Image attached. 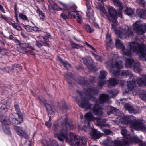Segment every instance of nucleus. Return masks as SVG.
I'll return each instance as SVG.
<instances>
[{"label":"nucleus","instance_id":"20","mask_svg":"<svg viewBox=\"0 0 146 146\" xmlns=\"http://www.w3.org/2000/svg\"><path fill=\"white\" fill-rule=\"evenodd\" d=\"M48 2L51 7L54 9L58 11L63 10V9L57 5L53 0H49Z\"/></svg>","mask_w":146,"mask_h":146},{"label":"nucleus","instance_id":"14","mask_svg":"<svg viewBox=\"0 0 146 146\" xmlns=\"http://www.w3.org/2000/svg\"><path fill=\"white\" fill-rule=\"evenodd\" d=\"M93 111L96 115L100 116H102L103 114V109L99 104H96L93 108Z\"/></svg>","mask_w":146,"mask_h":146},{"label":"nucleus","instance_id":"40","mask_svg":"<svg viewBox=\"0 0 146 146\" xmlns=\"http://www.w3.org/2000/svg\"><path fill=\"white\" fill-rule=\"evenodd\" d=\"M140 98L143 100L146 99V91H142L139 95Z\"/></svg>","mask_w":146,"mask_h":146},{"label":"nucleus","instance_id":"59","mask_svg":"<svg viewBox=\"0 0 146 146\" xmlns=\"http://www.w3.org/2000/svg\"><path fill=\"white\" fill-rule=\"evenodd\" d=\"M93 55L94 56V57L98 61L100 60L101 61V58L99 56L94 54H93Z\"/></svg>","mask_w":146,"mask_h":146},{"label":"nucleus","instance_id":"63","mask_svg":"<svg viewBox=\"0 0 146 146\" xmlns=\"http://www.w3.org/2000/svg\"><path fill=\"white\" fill-rule=\"evenodd\" d=\"M85 44L87 45L88 47H90V48H92V49H93V50H95V48L93 47L91 45L89 44L88 42H86Z\"/></svg>","mask_w":146,"mask_h":146},{"label":"nucleus","instance_id":"42","mask_svg":"<svg viewBox=\"0 0 146 146\" xmlns=\"http://www.w3.org/2000/svg\"><path fill=\"white\" fill-rule=\"evenodd\" d=\"M75 12L74 11H71L68 14V16L70 17V16L72 18H75L76 16V14H78Z\"/></svg>","mask_w":146,"mask_h":146},{"label":"nucleus","instance_id":"51","mask_svg":"<svg viewBox=\"0 0 146 146\" xmlns=\"http://www.w3.org/2000/svg\"><path fill=\"white\" fill-rule=\"evenodd\" d=\"M45 106L47 110L48 111H49L50 112V111H52V109L51 108V106L49 104H45Z\"/></svg>","mask_w":146,"mask_h":146},{"label":"nucleus","instance_id":"36","mask_svg":"<svg viewBox=\"0 0 146 146\" xmlns=\"http://www.w3.org/2000/svg\"><path fill=\"white\" fill-rule=\"evenodd\" d=\"M37 13L39 14L40 18L42 20H43L45 18V16L42 12L40 11V9L38 8L37 9Z\"/></svg>","mask_w":146,"mask_h":146},{"label":"nucleus","instance_id":"4","mask_svg":"<svg viewBox=\"0 0 146 146\" xmlns=\"http://www.w3.org/2000/svg\"><path fill=\"white\" fill-rule=\"evenodd\" d=\"M59 128L58 126L54 125V137H55L57 138L59 141H63L64 139H66L67 141L74 143L78 138L72 133H70L69 136L68 137L67 130H62L61 131V132H58V129Z\"/></svg>","mask_w":146,"mask_h":146},{"label":"nucleus","instance_id":"7","mask_svg":"<svg viewBox=\"0 0 146 146\" xmlns=\"http://www.w3.org/2000/svg\"><path fill=\"white\" fill-rule=\"evenodd\" d=\"M140 140L138 137L136 136H131L128 138V140L125 141V143L123 144L118 140H115L113 141V144L111 146H127L129 143H137L140 142Z\"/></svg>","mask_w":146,"mask_h":146},{"label":"nucleus","instance_id":"49","mask_svg":"<svg viewBox=\"0 0 146 146\" xmlns=\"http://www.w3.org/2000/svg\"><path fill=\"white\" fill-rule=\"evenodd\" d=\"M117 94V92L115 90H111L110 92V96L113 97Z\"/></svg>","mask_w":146,"mask_h":146},{"label":"nucleus","instance_id":"2","mask_svg":"<svg viewBox=\"0 0 146 146\" xmlns=\"http://www.w3.org/2000/svg\"><path fill=\"white\" fill-rule=\"evenodd\" d=\"M108 13L107 15L109 19L112 23V29L115 31L116 35L121 38H126L133 35V32L129 29V27L125 25H123L119 30H117L115 26V24L117 23V11L113 7L108 6Z\"/></svg>","mask_w":146,"mask_h":146},{"label":"nucleus","instance_id":"27","mask_svg":"<svg viewBox=\"0 0 146 146\" xmlns=\"http://www.w3.org/2000/svg\"><path fill=\"white\" fill-rule=\"evenodd\" d=\"M0 121L4 125H8L10 123L8 118H5L4 117H3L1 115H0Z\"/></svg>","mask_w":146,"mask_h":146},{"label":"nucleus","instance_id":"52","mask_svg":"<svg viewBox=\"0 0 146 146\" xmlns=\"http://www.w3.org/2000/svg\"><path fill=\"white\" fill-rule=\"evenodd\" d=\"M103 131L106 134L109 135L111 133V131L110 129H103Z\"/></svg>","mask_w":146,"mask_h":146},{"label":"nucleus","instance_id":"55","mask_svg":"<svg viewBox=\"0 0 146 146\" xmlns=\"http://www.w3.org/2000/svg\"><path fill=\"white\" fill-rule=\"evenodd\" d=\"M60 3L63 7L64 9V10H66L68 9V7L66 4L62 3L61 2H60Z\"/></svg>","mask_w":146,"mask_h":146},{"label":"nucleus","instance_id":"22","mask_svg":"<svg viewBox=\"0 0 146 146\" xmlns=\"http://www.w3.org/2000/svg\"><path fill=\"white\" fill-rule=\"evenodd\" d=\"M137 14L139 17L140 18L144 19L146 17L145 11L143 9H137Z\"/></svg>","mask_w":146,"mask_h":146},{"label":"nucleus","instance_id":"46","mask_svg":"<svg viewBox=\"0 0 146 146\" xmlns=\"http://www.w3.org/2000/svg\"><path fill=\"white\" fill-rule=\"evenodd\" d=\"M110 139H107L103 141V143L106 146H108L110 145Z\"/></svg>","mask_w":146,"mask_h":146},{"label":"nucleus","instance_id":"18","mask_svg":"<svg viewBox=\"0 0 146 146\" xmlns=\"http://www.w3.org/2000/svg\"><path fill=\"white\" fill-rule=\"evenodd\" d=\"M106 0H98L97 4L101 11L102 13L105 14L107 11L105 9L103 3V2L105 1Z\"/></svg>","mask_w":146,"mask_h":146},{"label":"nucleus","instance_id":"1","mask_svg":"<svg viewBox=\"0 0 146 146\" xmlns=\"http://www.w3.org/2000/svg\"><path fill=\"white\" fill-rule=\"evenodd\" d=\"M129 44L130 50L126 49L119 39H116L115 40V46L117 48L121 49L124 58H125L126 56L130 57L133 53H136L139 54L142 59L146 61V46L145 45L134 42Z\"/></svg>","mask_w":146,"mask_h":146},{"label":"nucleus","instance_id":"60","mask_svg":"<svg viewBox=\"0 0 146 146\" xmlns=\"http://www.w3.org/2000/svg\"><path fill=\"white\" fill-rule=\"evenodd\" d=\"M40 30V29L38 27H33V31H39Z\"/></svg>","mask_w":146,"mask_h":146},{"label":"nucleus","instance_id":"58","mask_svg":"<svg viewBox=\"0 0 146 146\" xmlns=\"http://www.w3.org/2000/svg\"><path fill=\"white\" fill-rule=\"evenodd\" d=\"M0 17L3 19L5 20L6 21H7L9 20V18L8 17L5 15H3L2 14H1Z\"/></svg>","mask_w":146,"mask_h":146},{"label":"nucleus","instance_id":"43","mask_svg":"<svg viewBox=\"0 0 146 146\" xmlns=\"http://www.w3.org/2000/svg\"><path fill=\"white\" fill-rule=\"evenodd\" d=\"M75 18L76 19L77 21L79 23H81L82 21L81 16L78 13L76 14V16Z\"/></svg>","mask_w":146,"mask_h":146},{"label":"nucleus","instance_id":"33","mask_svg":"<svg viewBox=\"0 0 146 146\" xmlns=\"http://www.w3.org/2000/svg\"><path fill=\"white\" fill-rule=\"evenodd\" d=\"M84 28L85 30L87 32L89 33H92L94 31V29L91 27L89 25H84Z\"/></svg>","mask_w":146,"mask_h":146},{"label":"nucleus","instance_id":"54","mask_svg":"<svg viewBox=\"0 0 146 146\" xmlns=\"http://www.w3.org/2000/svg\"><path fill=\"white\" fill-rule=\"evenodd\" d=\"M60 16L64 19H66L67 17V15L64 13H62L60 14Z\"/></svg>","mask_w":146,"mask_h":146},{"label":"nucleus","instance_id":"48","mask_svg":"<svg viewBox=\"0 0 146 146\" xmlns=\"http://www.w3.org/2000/svg\"><path fill=\"white\" fill-rule=\"evenodd\" d=\"M19 17L20 18L23 20H27L28 19L26 15L21 13L19 14Z\"/></svg>","mask_w":146,"mask_h":146},{"label":"nucleus","instance_id":"9","mask_svg":"<svg viewBox=\"0 0 146 146\" xmlns=\"http://www.w3.org/2000/svg\"><path fill=\"white\" fill-rule=\"evenodd\" d=\"M79 94L81 98V101H77L79 106L82 108H84L86 109H89L91 108V104L85 98V97L82 98L83 95H85L82 92H79Z\"/></svg>","mask_w":146,"mask_h":146},{"label":"nucleus","instance_id":"17","mask_svg":"<svg viewBox=\"0 0 146 146\" xmlns=\"http://www.w3.org/2000/svg\"><path fill=\"white\" fill-rule=\"evenodd\" d=\"M124 106V108L126 110H128L129 112L130 113H133L135 114L139 112L137 110H135L131 105L128 104H125Z\"/></svg>","mask_w":146,"mask_h":146},{"label":"nucleus","instance_id":"64","mask_svg":"<svg viewBox=\"0 0 146 146\" xmlns=\"http://www.w3.org/2000/svg\"><path fill=\"white\" fill-rule=\"evenodd\" d=\"M88 126L90 128H92L93 127L92 125L91 124L90 122H88Z\"/></svg>","mask_w":146,"mask_h":146},{"label":"nucleus","instance_id":"10","mask_svg":"<svg viewBox=\"0 0 146 146\" xmlns=\"http://www.w3.org/2000/svg\"><path fill=\"white\" fill-rule=\"evenodd\" d=\"M33 48L31 47L28 43H26L24 41H21V43L19 48H17V50L22 53L28 52L30 50H33Z\"/></svg>","mask_w":146,"mask_h":146},{"label":"nucleus","instance_id":"13","mask_svg":"<svg viewBox=\"0 0 146 146\" xmlns=\"http://www.w3.org/2000/svg\"><path fill=\"white\" fill-rule=\"evenodd\" d=\"M62 129H60V127L58 129V132H61V131L66 130L67 131H68V129L69 128L70 129H72L74 128V126L72 124L71 120L70 119H67L66 121L65 124L62 125Z\"/></svg>","mask_w":146,"mask_h":146},{"label":"nucleus","instance_id":"16","mask_svg":"<svg viewBox=\"0 0 146 146\" xmlns=\"http://www.w3.org/2000/svg\"><path fill=\"white\" fill-rule=\"evenodd\" d=\"M87 139L84 137H82L81 138H78L75 141V146H82L85 145L87 142Z\"/></svg>","mask_w":146,"mask_h":146},{"label":"nucleus","instance_id":"28","mask_svg":"<svg viewBox=\"0 0 146 146\" xmlns=\"http://www.w3.org/2000/svg\"><path fill=\"white\" fill-rule=\"evenodd\" d=\"M96 120L98 123H99V124L102 126H109V125L107 124H103V123H104L106 122V119H102V118L98 117L97 118Z\"/></svg>","mask_w":146,"mask_h":146},{"label":"nucleus","instance_id":"56","mask_svg":"<svg viewBox=\"0 0 146 146\" xmlns=\"http://www.w3.org/2000/svg\"><path fill=\"white\" fill-rule=\"evenodd\" d=\"M119 11L117 12V16L118 15L119 17H120L121 18H122V14L121 13V11L122 10L120 11L119 9Z\"/></svg>","mask_w":146,"mask_h":146},{"label":"nucleus","instance_id":"30","mask_svg":"<svg viewBox=\"0 0 146 146\" xmlns=\"http://www.w3.org/2000/svg\"><path fill=\"white\" fill-rule=\"evenodd\" d=\"M114 5L116 6L119 7V10H122L123 9V6L122 3L119 0H113Z\"/></svg>","mask_w":146,"mask_h":146},{"label":"nucleus","instance_id":"38","mask_svg":"<svg viewBox=\"0 0 146 146\" xmlns=\"http://www.w3.org/2000/svg\"><path fill=\"white\" fill-rule=\"evenodd\" d=\"M11 25L14 28L18 31H21L22 29L21 27L17 24L12 23H11Z\"/></svg>","mask_w":146,"mask_h":146},{"label":"nucleus","instance_id":"57","mask_svg":"<svg viewBox=\"0 0 146 146\" xmlns=\"http://www.w3.org/2000/svg\"><path fill=\"white\" fill-rule=\"evenodd\" d=\"M3 110L5 111H7V107L6 106L5 104L3 105L1 107L0 110Z\"/></svg>","mask_w":146,"mask_h":146},{"label":"nucleus","instance_id":"37","mask_svg":"<svg viewBox=\"0 0 146 146\" xmlns=\"http://www.w3.org/2000/svg\"><path fill=\"white\" fill-rule=\"evenodd\" d=\"M44 42L42 40H36L35 43L36 45L38 47L40 48L42 47L44 44Z\"/></svg>","mask_w":146,"mask_h":146},{"label":"nucleus","instance_id":"21","mask_svg":"<svg viewBox=\"0 0 146 146\" xmlns=\"http://www.w3.org/2000/svg\"><path fill=\"white\" fill-rule=\"evenodd\" d=\"M121 134L124 137V140L122 141H120L121 143H120L123 144L124 143H125V141L126 140H128L129 137V135L128 134L127 131L126 129H123L121 131Z\"/></svg>","mask_w":146,"mask_h":146},{"label":"nucleus","instance_id":"44","mask_svg":"<svg viewBox=\"0 0 146 146\" xmlns=\"http://www.w3.org/2000/svg\"><path fill=\"white\" fill-rule=\"evenodd\" d=\"M71 44L72 47L73 48H76L78 49L81 47V46L80 45L76 44L74 42L72 43Z\"/></svg>","mask_w":146,"mask_h":146},{"label":"nucleus","instance_id":"35","mask_svg":"<svg viewBox=\"0 0 146 146\" xmlns=\"http://www.w3.org/2000/svg\"><path fill=\"white\" fill-rule=\"evenodd\" d=\"M117 83V80L113 78H112L109 80L108 84L109 86H113L116 85Z\"/></svg>","mask_w":146,"mask_h":146},{"label":"nucleus","instance_id":"24","mask_svg":"<svg viewBox=\"0 0 146 146\" xmlns=\"http://www.w3.org/2000/svg\"><path fill=\"white\" fill-rule=\"evenodd\" d=\"M109 96L106 94H101L99 98L100 103H102L107 102L109 99Z\"/></svg>","mask_w":146,"mask_h":146},{"label":"nucleus","instance_id":"62","mask_svg":"<svg viewBox=\"0 0 146 146\" xmlns=\"http://www.w3.org/2000/svg\"><path fill=\"white\" fill-rule=\"evenodd\" d=\"M136 1L139 4H143L145 2L144 0H136Z\"/></svg>","mask_w":146,"mask_h":146},{"label":"nucleus","instance_id":"19","mask_svg":"<svg viewBox=\"0 0 146 146\" xmlns=\"http://www.w3.org/2000/svg\"><path fill=\"white\" fill-rule=\"evenodd\" d=\"M103 134L102 133L98 131L96 129L93 130L92 133L91 134L92 138L94 139H98Z\"/></svg>","mask_w":146,"mask_h":146},{"label":"nucleus","instance_id":"29","mask_svg":"<svg viewBox=\"0 0 146 146\" xmlns=\"http://www.w3.org/2000/svg\"><path fill=\"white\" fill-rule=\"evenodd\" d=\"M50 35L49 34H47L43 37L44 39V45L45 46L49 47L50 46L49 44L48 43L49 41V38H50Z\"/></svg>","mask_w":146,"mask_h":146},{"label":"nucleus","instance_id":"12","mask_svg":"<svg viewBox=\"0 0 146 146\" xmlns=\"http://www.w3.org/2000/svg\"><path fill=\"white\" fill-rule=\"evenodd\" d=\"M87 9V15L89 18L92 19L94 18V11L92 6V3L90 0H86Z\"/></svg>","mask_w":146,"mask_h":146},{"label":"nucleus","instance_id":"41","mask_svg":"<svg viewBox=\"0 0 146 146\" xmlns=\"http://www.w3.org/2000/svg\"><path fill=\"white\" fill-rule=\"evenodd\" d=\"M14 68V66H7L4 69L7 72H11Z\"/></svg>","mask_w":146,"mask_h":146},{"label":"nucleus","instance_id":"31","mask_svg":"<svg viewBox=\"0 0 146 146\" xmlns=\"http://www.w3.org/2000/svg\"><path fill=\"white\" fill-rule=\"evenodd\" d=\"M19 117L18 118H15L13 119V123L19 124L23 121V117L21 115H20L19 114L18 115Z\"/></svg>","mask_w":146,"mask_h":146},{"label":"nucleus","instance_id":"23","mask_svg":"<svg viewBox=\"0 0 146 146\" xmlns=\"http://www.w3.org/2000/svg\"><path fill=\"white\" fill-rule=\"evenodd\" d=\"M85 119L89 121H94L96 119L92 115L91 112H89L86 113L84 115Z\"/></svg>","mask_w":146,"mask_h":146},{"label":"nucleus","instance_id":"6","mask_svg":"<svg viewBox=\"0 0 146 146\" xmlns=\"http://www.w3.org/2000/svg\"><path fill=\"white\" fill-rule=\"evenodd\" d=\"M125 64L126 67L133 69L136 72L139 73L141 71V68L139 62L133 58H127L125 61Z\"/></svg>","mask_w":146,"mask_h":146},{"label":"nucleus","instance_id":"45","mask_svg":"<svg viewBox=\"0 0 146 146\" xmlns=\"http://www.w3.org/2000/svg\"><path fill=\"white\" fill-rule=\"evenodd\" d=\"M24 27L28 31H32L33 27L28 25H24Z\"/></svg>","mask_w":146,"mask_h":146},{"label":"nucleus","instance_id":"11","mask_svg":"<svg viewBox=\"0 0 146 146\" xmlns=\"http://www.w3.org/2000/svg\"><path fill=\"white\" fill-rule=\"evenodd\" d=\"M14 129L19 136L25 139L29 138V135L27 134L26 131L24 130L21 127L15 126L14 127Z\"/></svg>","mask_w":146,"mask_h":146},{"label":"nucleus","instance_id":"39","mask_svg":"<svg viewBox=\"0 0 146 146\" xmlns=\"http://www.w3.org/2000/svg\"><path fill=\"white\" fill-rule=\"evenodd\" d=\"M3 127L4 131L5 133L8 135L10 134V130L9 128L8 127H6L4 125H3Z\"/></svg>","mask_w":146,"mask_h":146},{"label":"nucleus","instance_id":"26","mask_svg":"<svg viewBox=\"0 0 146 146\" xmlns=\"http://www.w3.org/2000/svg\"><path fill=\"white\" fill-rule=\"evenodd\" d=\"M89 92V93L87 94H86V97L90 100L91 99V95L92 94H95L97 93L98 91L94 89H89L88 90Z\"/></svg>","mask_w":146,"mask_h":146},{"label":"nucleus","instance_id":"8","mask_svg":"<svg viewBox=\"0 0 146 146\" xmlns=\"http://www.w3.org/2000/svg\"><path fill=\"white\" fill-rule=\"evenodd\" d=\"M134 31L138 34H142L146 31V25L142 21H137L133 24Z\"/></svg>","mask_w":146,"mask_h":146},{"label":"nucleus","instance_id":"50","mask_svg":"<svg viewBox=\"0 0 146 146\" xmlns=\"http://www.w3.org/2000/svg\"><path fill=\"white\" fill-rule=\"evenodd\" d=\"M14 107L16 111L17 112V114L18 115L19 114L18 112L20 111V108L19 106L17 104H16L14 105Z\"/></svg>","mask_w":146,"mask_h":146},{"label":"nucleus","instance_id":"47","mask_svg":"<svg viewBox=\"0 0 146 146\" xmlns=\"http://www.w3.org/2000/svg\"><path fill=\"white\" fill-rule=\"evenodd\" d=\"M64 66L67 68H69L70 67V65L66 61H64L62 63Z\"/></svg>","mask_w":146,"mask_h":146},{"label":"nucleus","instance_id":"53","mask_svg":"<svg viewBox=\"0 0 146 146\" xmlns=\"http://www.w3.org/2000/svg\"><path fill=\"white\" fill-rule=\"evenodd\" d=\"M13 40L18 45L20 46L21 44V41H21H19L18 39L15 38H14Z\"/></svg>","mask_w":146,"mask_h":146},{"label":"nucleus","instance_id":"61","mask_svg":"<svg viewBox=\"0 0 146 146\" xmlns=\"http://www.w3.org/2000/svg\"><path fill=\"white\" fill-rule=\"evenodd\" d=\"M45 125L46 126L48 127H51V123L50 122L46 121V122Z\"/></svg>","mask_w":146,"mask_h":146},{"label":"nucleus","instance_id":"5","mask_svg":"<svg viewBox=\"0 0 146 146\" xmlns=\"http://www.w3.org/2000/svg\"><path fill=\"white\" fill-rule=\"evenodd\" d=\"M127 82L128 89L130 91L133 90L134 88L137 86H146V76L145 79L144 78H139L137 80L136 82L134 80L133 78H130L128 79Z\"/></svg>","mask_w":146,"mask_h":146},{"label":"nucleus","instance_id":"25","mask_svg":"<svg viewBox=\"0 0 146 146\" xmlns=\"http://www.w3.org/2000/svg\"><path fill=\"white\" fill-rule=\"evenodd\" d=\"M106 40L107 46H110L111 48H112L113 46V44L112 43L111 35L110 34H107L106 35Z\"/></svg>","mask_w":146,"mask_h":146},{"label":"nucleus","instance_id":"34","mask_svg":"<svg viewBox=\"0 0 146 146\" xmlns=\"http://www.w3.org/2000/svg\"><path fill=\"white\" fill-rule=\"evenodd\" d=\"M108 114L110 115L111 113H113L117 115H119V111L117 110L116 108H111L110 110V112L108 113Z\"/></svg>","mask_w":146,"mask_h":146},{"label":"nucleus","instance_id":"15","mask_svg":"<svg viewBox=\"0 0 146 146\" xmlns=\"http://www.w3.org/2000/svg\"><path fill=\"white\" fill-rule=\"evenodd\" d=\"M107 75V73L104 71H102L100 72V74L99 76L100 79H104L105 78L106 76ZM106 83V81L105 80H100L98 83V85L100 88L102 86L104 85Z\"/></svg>","mask_w":146,"mask_h":146},{"label":"nucleus","instance_id":"3","mask_svg":"<svg viewBox=\"0 0 146 146\" xmlns=\"http://www.w3.org/2000/svg\"><path fill=\"white\" fill-rule=\"evenodd\" d=\"M106 68L114 75H120L122 76H127L131 74L130 72L129 71H120L119 70L123 67V64L121 61L115 62L111 60L110 62H106Z\"/></svg>","mask_w":146,"mask_h":146},{"label":"nucleus","instance_id":"32","mask_svg":"<svg viewBox=\"0 0 146 146\" xmlns=\"http://www.w3.org/2000/svg\"><path fill=\"white\" fill-rule=\"evenodd\" d=\"M125 14L128 16H130L132 15L134 12V9L129 8L127 7L125 10L124 11Z\"/></svg>","mask_w":146,"mask_h":146}]
</instances>
